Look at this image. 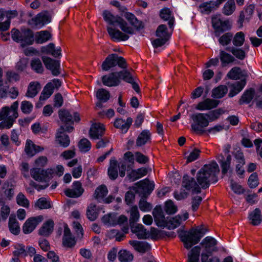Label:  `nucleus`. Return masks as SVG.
Returning <instances> with one entry per match:
<instances>
[{
	"mask_svg": "<svg viewBox=\"0 0 262 262\" xmlns=\"http://www.w3.org/2000/svg\"><path fill=\"white\" fill-rule=\"evenodd\" d=\"M96 97L101 102H106L110 97V93L104 89H100L96 92Z\"/></svg>",
	"mask_w": 262,
	"mask_h": 262,
	"instance_id": "obj_57",
	"label": "nucleus"
},
{
	"mask_svg": "<svg viewBox=\"0 0 262 262\" xmlns=\"http://www.w3.org/2000/svg\"><path fill=\"white\" fill-rule=\"evenodd\" d=\"M217 243L216 240L211 236H207L202 240L201 245L204 252L201 254L202 262H220L219 258L216 256L209 257L213 252L217 251Z\"/></svg>",
	"mask_w": 262,
	"mask_h": 262,
	"instance_id": "obj_4",
	"label": "nucleus"
},
{
	"mask_svg": "<svg viewBox=\"0 0 262 262\" xmlns=\"http://www.w3.org/2000/svg\"><path fill=\"white\" fill-rule=\"evenodd\" d=\"M105 130L104 125L100 123L92 124L89 131L90 136L92 139H98L101 137Z\"/></svg>",
	"mask_w": 262,
	"mask_h": 262,
	"instance_id": "obj_18",
	"label": "nucleus"
},
{
	"mask_svg": "<svg viewBox=\"0 0 262 262\" xmlns=\"http://www.w3.org/2000/svg\"><path fill=\"white\" fill-rule=\"evenodd\" d=\"M208 114L196 113L191 115L190 118L193 121L191 128L197 133L202 134L204 132L203 128L209 124Z\"/></svg>",
	"mask_w": 262,
	"mask_h": 262,
	"instance_id": "obj_6",
	"label": "nucleus"
},
{
	"mask_svg": "<svg viewBox=\"0 0 262 262\" xmlns=\"http://www.w3.org/2000/svg\"><path fill=\"white\" fill-rule=\"evenodd\" d=\"M218 161L220 164L222 172L224 174L231 171V156L229 155L225 158L223 155L218 157Z\"/></svg>",
	"mask_w": 262,
	"mask_h": 262,
	"instance_id": "obj_28",
	"label": "nucleus"
},
{
	"mask_svg": "<svg viewBox=\"0 0 262 262\" xmlns=\"http://www.w3.org/2000/svg\"><path fill=\"white\" fill-rule=\"evenodd\" d=\"M43 148L35 145L31 140H27L26 143L25 151L29 157H32L37 152L42 151Z\"/></svg>",
	"mask_w": 262,
	"mask_h": 262,
	"instance_id": "obj_30",
	"label": "nucleus"
},
{
	"mask_svg": "<svg viewBox=\"0 0 262 262\" xmlns=\"http://www.w3.org/2000/svg\"><path fill=\"white\" fill-rule=\"evenodd\" d=\"M127 218L124 215L117 216L115 213H110L104 215L102 218V222L107 227L121 225L126 223Z\"/></svg>",
	"mask_w": 262,
	"mask_h": 262,
	"instance_id": "obj_9",
	"label": "nucleus"
},
{
	"mask_svg": "<svg viewBox=\"0 0 262 262\" xmlns=\"http://www.w3.org/2000/svg\"><path fill=\"white\" fill-rule=\"evenodd\" d=\"M219 7V5L216 1H209L202 3L199 6V9L201 13L208 14Z\"/></svg>",
	"mask_w": 262,
	"mask_h": 262,
	"instance_id": "obj_31",
	"label": "nucleus"
},
{
	"mask_svg": "<svg viewBox=\"0 0 262 262\" xmlns=\"http://www.w3.org/2000/svg\"><path fill=\"white\" fill-rule=\"evenodd\" d=\"M118 162L115 158H111L108 168V174L110 179H116L118 175Z\"/></svg>",
	"mask_w": 262,
	"mask_h": 262,
	"instance_id": "obj_35",
	"label": "nucleus"
},
{
	"mask_svg": "<svg viewBox=\"0 0 262 262\" xmlns=\"http://www.w3.org/2000/svg\"><path fill=\"white\" fill-rule=\"evenodd\" d=\"M118 65L121 68H126L125 59L117 54L109 55L102 64V69L104 71H108L111 68Z\"/></svg>",
	"mask_w": 262,
	"mask_h": 262,
	"instance_id": "obj_8",
	"label": "nucleus"
},
{
	"mask_svg": "<svg viewBox=\"0 0 262 262\" xmlns=\"http://www.w3.org/2000/svg\"><path fill=\"white\" fill-rule=\"evenodd\" d=\"M53 92L54 90L51 84H47L40 96V101H45L48 99L53 94Z\"/></svg>",
	"mask_w": 262,
	"mask_h": 262,
	"instance_id": "obj_52",
	"label": "nucleus"
},
{
	"mask_svg": "<svg viewBox=\"0 0 262 262\" xmlns=\"http://www.w3.org/2000/svg\"><path fill=\"white\" fill-rule=\"evenodd\" d=\"M31 66L32 69L36 73H41L43 68L40 60L38 58H34L31 60Z\"/></svg>",
	"mask_w": 262,
	"mask_h": 262,
	"instance_id": "obj_59",
	"label": "nucleus"
},
{
	"mask_svg": "<svg viewBox=\"0 0 262 262\" xmlns=\"http://www.w3.org/2000/svg\"><path fill=\"white\" fill-rule=\"evenodd\" d=\"M9 228L11 232L17 235L20 232V227L18 222L17 221L15 215L11 214L9 217Z\"/></svg>",
	"mask_w": 262,
	"mask_h": 262,
	"instance_id": "obj_40",
	"label": "nucleus"
},
{
	"mask_svg": "<svg viewBox=\"0 0 262 262\" xmlns=\"http://www.w3.org/2000/svg\"><path fill=\"white\" fill-rule=\"evenodd\" d=\"M234 0H228L225 4L222 12L225 15H231L235 10Z\"/></svg>",
	"mask_w": 262,
	"mask_h": 262,
	"instance_id": "obj_46",
	"label": "nucleus"
},
{
	"mask_svg": "<svg viewBox=\"0 0 262 262\" xmlns=\"http://www.w3.org/2000/svg\"><path fill=\"white\" fill-rule=\"evenodd\" d=\"M200 248L196 246L191 249L188 254V262H199Z\"/></svg>",
	"mask_w": 262,
	"mask_h": 262,
	"instance_id": "obj_50",
	"label": "nucleus"
},
{
	"mask_svg": "<svg viewBox=\"0 0 262 262\" xmlns=\"http://www.w3.org/2000/svg\"><path fill=\"white\" fill-rule=\"evenodd\" d=\"M189 216L188 213L186 212L183 213V217L178 215L170 219L167 223V227L169 229H174L179 226L183 222L186 221Z\"/></svg>",
	"mask_w": 262,
	"mask_h": 262,
	"instance_id": "obj_25",
	"label": "nucleus"
},
{
	"mask_svg": "<svg viewBox=\"0 0 262 262\" xmlns=\"http://www.w3.org/2000/svg\"><path fill=\"white\" fill-rule=\"evenodd\" d=\"M205 233L206 230L202 226H197L185 232L180 235V237L184 247L188 249L198 243Z\"/></svg>",
	"mask_w": 262,
	"mask_h": 262,
	"instance_id": "obj_3",
	"label": "nucleus"
},
{
	"mask_svg": "<svg viewBox=\"0 0 262 262\" xmlns=\"http://www.w3.org/2000/svg\"><path fill=\"white\" fill-rule=\"evenodd\" d=\"M76 244L75 237L72 235L67 224L63 225V236L62 244L64 247L71 248Z\"/></svg>",
	"mask_w": 262,
	"mask_h": 262,
	"instance_id": "obj_16",
	"label": "nucleus"
},
{
	"mask_svg": "<svg viewBox=\"0 0 262 262\" xmlns=\"http://www.w3.org/2000/svg\"><path fill=\"white\" fill-rule=\"evenodd\" d=\"M228 91V89L226 85H219L212 90V97L217 99L222 98L227 93Z\"/></svg>",
	"mask_w": 262,
	"mask_h": 262,
	"instance_id": "obj_42",
	"label": "nucleus"
},
{
	"mask_svg": "<svg viewBox=\"0 0 262 262\" xmlns=\"http://www.w3.org/2000/svg\"><path fill=\"white\" fill-rule=\"evenodd\" d=\"M236 160L235 171L238 176H242L245 173L244 165L245 164V160L243 153L237 151L235 155Z\"/></svg>",
	"mask_w": 262,
	"mask_h": 262,
	"instance_id": "obj_24",
	"label": "nucleus"
},
{
	"mask_svg": "<svg viewBox=\"0 0 262 262\" xmlns=\"http://www.w3.org/2000/svg\"><path fill=\"white\" fill-rule=\"evenodd\" d=\"M232 42L234 47H241L244 45L245 35L244 32L240 31L233 35Z\"/></svg>",
	"mask_w": 262,
	"mask_h": 262,
	"instance_id": "obj_44",
	"label": "nucleus"
},
{
	"mask_svg": "<svg viewBox=\"0 0 262 262\" xmlns=\"http://www.w3.org/2000/svg\"><path fill=\"white\" fill-rule=\"evenodd\" d=\"M11 36L12 39L20 43L22 47L32 45L34 41L33 32L29 29H21L20 31L13 29Z\"/></svg>",
	"mask_w": 262,
	"mask_h": 262,
	"instance_id": "obj_5",
	"label": "nucleus"
},
{
	"mask_svg": "<svg viewBox=\"0 0 262 262\" xmlns=\"http://www.w3.org/2000/svg\"><path fill=\"white\" fill-rule=\"evenodd\" d=\"M212 24L216 36H219L220 32L228 30L231 28L229 21L222 20L221 18V15H216L212 17Z\"/></svg>",
	"mask_w": 262,
	"mask_h": 262,
	"instance_id": "obj_10",
	"label": "nucleus"
},
{
	"mask_svg": "<svg viewBox=\"0 0 262 262\" xmlns=\"http://www.w3.org/2000/svg\"><path fill=\"white\" fill-rule=\"evenodd\" d=\"M160 17L165 20H168V25L170 28L173 26L174 18L171 17V12L169 9L165 8L161 10Z\"/></svg>",
	"mask_w": 262,
	"mask_h": 262,
	"instance_id": "obj_47",
	"label": "nucleus"
},
{
	"mask_svg": "<svg viewBox=\"0 0 262 262\" xmlns=\"http://www.w3.org/2000/svg\"><path fill=\"white\" fill-rule=\"evenodd\" d=\"M78 147L81 152H87L90 150L91 148V143L90 141L86 139H81L78 143Z\"/></svg>",
	"mask_w": 262,
	"mask_h": 262,
	"instance_id": "obj_58",
	"label": "nucleus"
},
{
	"mask_svg": "<svg viewBox=\"0 0 262 262\" xmlns=\"http://www.w3.org/2000/svg\"><path fill=\"white\" fill-rule=\"evenodd\" d=\"M131 231L135 233L139 239H146L149 237V233L141 224H133L130 225Z\"/></svg>",
	"mask_w": 262,
	"mask_h": 262,
	"instance_id": "obj_19",
	"label": "nucleus"
},
{
	"mask_svg": "<svg viewBox=\"0 0 262 262\" xmlns=\"http://www.w3.org/2000/svg\"><path fill=\"white\" fill-rule=\"evenodd\" d=\"M54 222L52 220H49L46 221L39 229L38 232L40 235L43 236H49L53 231Z\"/></svg>",
	"mask_w": 262,
	"mask_h": 262,
	"instance_id": "obj_36",
	"label": "nucleus"
},
{
	"mask_svg": "<svg viewBox=\"0 0 262 262\" xmlns=\"http://www.w3.org/2000/svg\"><path fill=\"white\" fill-rule=\"evenodd\" d=\"M35 206L37 207L40 209L51 208L50 202L44 198L39 199L35 203Z\"/></svg>",
	"mask_w": 262,
	"mask_h": 262,
	"instance_id": "obj_63",
	"label": "nucleus"
},
{
	"mask_svg": "<svg viewBox=\"0 0 262 262\" xmlns=\"http://www.w3.org/2000/svg\"><path fill=\"white\" fill-rule=\"evenodd\" d=\"M51 36V34L48 31H41L36 33L35 41L37 43H43L50 40Z\"/></svg>",
	"mask_w": 262,
	"mask_h": 262,
	"instance_id": "obj_43",
	"label": "nucleus"
},
{
	"mask_svg": "<svg viewBox=\"0 0 262 262\" xmlns=\"http://www.w3.org/2000/svg\"><path fill=\"white\" fill-rule=\"evenodd\" d=\"M124 17L135 28L139 29L142 27V23L138 20L133 14L129 12L126 13Z\"/></svg>",
	"mask_w": 262,
	"mask_h": 262,
	"instance_id": "obj_49",
	"label": "nucleus"
},
{
	"mask_svg": "<svg viewBox=\"0 0 262 262\" xmlns=\"http://www.w3.org/2000/svg\"><path fill=\"white\" fill-rule=\"evenodd\" d=\"M51 17L47 12L40 13L32 19L33 24L36 27H41L45 24L49 23Z\"/></svg>",
	"mask_w": 262,
	"mask_h": 262,
	"instance_id": "obj_21",
	"label": "nucleus"
},
{
	"mask_svg": "<svg viewBox=\"0 0 262 262\" xmlns=\"http://www.w3.org/2000/svg\"><path fill=\"white\" fill-rule=\"evenodd\" d=\"M43 220V217L41 215L28 218L23 225V232L25 234L31 233Z\"/></svg>",
	"mask_w": 262,
	"mask_h": 262,
	"instance_id": "obj_12",
	"label": "nucleus"
},
{
	"mask_svg": "<svg viewBox=\"0 0 262 262\" xmlns=\"http://www.w3.org/2000/svg\"><path fill=\"white\" fill-rule=\"evenodd\" d=\"M42 61L47 69L51 70L52 74L58 75L59 74V63L58 61L55 60L48 57H43Z\"/></svg>",
	"mask_w": 262,
	"mask_h": 262,
	"instance_id": "obj_22",
	"label": "nucleus"
},
{
	"mask_svg": "<svg viewBox=\"0 0 262 262\" xmlns=\"http://www.w3.org/2000/svg\"><path fill=\"white\" fill-rule=\"evenodd\" d=\"M220 59L223 65L232 63L235 60V58L233 55H231L224 50H220Z\"/></svg>",
	"mask_w": 262,
	"mask_h": 262,
	"instance_id": "obj_45",
	"label": "nucleus"
},
{
	"mask_svg": "<svg viewBox=\"0 0 262 262\" xmlns=\"http://www.w3.org/2000/svg\"><path fill=\"white\" fill-rule=\"evenodd\" d=\"M246 82L245 80L236 81L230 85L231 90L228 94L229 97H233L238 94L245 87Z\"/></svg>",
	"mask_w": 262,
	"mask_h": 262,
	"instance_id": "obj_32",
	"label": "nucleus"
},
{
	"mask_svg": "<svg viewBox=\"0 0 262 262\" xmlns=\"http://www.w3.org/2000/svg\"><path fill=\"white\" fill-rule=\"evenodd\" d=\"M233 38V34L231 32H227L220 37L219 42L222 46H226L230 43Z\"/></svg>",
	"mask_w": 262,
	"mask_h": 262,
	"instance_id": "obj_56",
	"label": "nucleus"
},
{
	"mask_svg": "<svg viewBox=\"0 0 262 262\" xmlns=\"http://www.w3.org/2000/svg\"><path fill=\"white\" fill-rule=\"evenodd\" d=\"M103 16L104 20L109 24L114 25L117 24L122 31L128 33H133V28L128 26L127 23L120 17L113 15L107 10L104 11Z\"/></svg>",
	"mask_w": 262,
	"mask_h": 262,
	"instance_id": "obj_7",
	"label": "nucleus"
},
{
	"mask_svg": "<svg viewBox=\"0 0 262 262\" xmlns=\"http://www.w3.org/2000/svg\"><path fill=\"white\" fill-rule=\"evenodd\" d=\"M219 172V168L216 162L205 165L197 173L195 182L193 178L186 175L183 177L182 186L187 190H191L193 193H200L201 188L206 189L209 186L210 182L216 181L215 179Z\"/></svg>",
	"mask_w": 262,
	"mask_h": 262,
	"instance_id": "obj_1",
	"label": "nucleus"
},
{
	"mask_svg": "<svg viewBox=\"0 0 262 262\" xmlns=\"http://www.w3.org/2000/svg\"><path fill=\"white\" fill-rule=\"evenodd\" d=\"M86 214L88 219L91 221L95 220L98 215V211L96 205L93 204H90L88 207Z\"/></svg>",
	"mask_w": 262,
	"mask_h": 262,
	"instance_id": "obj_51",
	"label": "nucleus"
},
{
	"mask_svg": "<svg viewBox=\"0 0 262 262\" xmlns=\"http://www.w3.org/2000/svg\"><path fill=\"white\" fill-rule=\"evenodd\" d=\"M241 75V70L238 67L232 68L228 73L227 76L231 79L237 80L239 79Z\"/></svg>",
	"mask_w": 262,
	"mask_h": 262,
	"instance_id": "obj_60",
	"label": "nucleus"
},
{
	"mask_svg": "<svg viewBox=\"0 0 262 262\" xmlns=\"http://www.w3.org/2000/svg\"><path fill=\"white\" fill-rule=\"evenodd\" d=\"M118 259L120 262H130L133 259V255L126 250H120L118 253Z\"/></svg>",
	"mask_w": 262,
	"mask_h": 262,
	"instance_id": "obj_53",
	"label": "nucleus"
},
{
	"mask_svg": "<svg viewBox=\"0 0 262 262\" xmlns=\"http://www.w3.org/2000/svg\"><path fill=\"white\" fill-rule=\"evenodd\" d=\"M147 173V170L145 168H139L137 170H132L128 174V177L132 181L139 179Z\"/></svg>",
	"mask_w": 262,
	"mask_h": 262,
	"instance_id": "obj_41",
	"label": "nucleus"
},
{
	"mask_svg": "<svg viewBox=\"0 0 262 262\" xmlns=\"http://www.w3.org/2000/svg\"><path fill=\"white\" fill-rule=\"evenodd\" d=\"M250 223L254 226L259 225L261 222V211L258 208H256L249 215Z\"/></svg>",
	"mask_w": 262,
	"mask_h": 262,
	"instance_id": "obj_38",
	"label": "nucleus"
},
{
	"mask_svg": "<svg viewBox=\"0 0 262 262\" xmlns=\"http://www.w3.org/2000/svg\"><path fill=\"white\" fill-rule=\"evenodd\" d=\"M152 215L154 217L155 222L158 226L167 227L168 221L166 220L162 209L160 207H156L154 209Z\"/></svg>",
	"mask_w": 262,
	"mask_h": 262,
	"instance_id": "obj_17",
	"label": "nucleus"
},
{
	"mask_svg": "<svg viewBox=\"0 0 262 262\" xmlns=\"http://www.w3.org/2000/svg\"><path fill=\"white\" fill-rule=\"evenodd\" d=\"M129 225H132L137 222L140 218V213L138 207L136 206H132L129 210Z\"/></svg>",
	"mask_w": 262,
	"mask_h": 262,
	"instance_id": "obj_48",
	"label": "nucleus"
},
{
	"mask_svg": "<svg viewBox=\"0 0 262 262\" xmlns=\"http://www.w3.org/2000/svg\"><path fill=\"white\" fill-rule=\"evenodd\" d=\"M40 89L41 86L39 82H31L28 86L26 95L28 97L33 98L37 94Z\"/></svg>",
	"mask_w": 262,
	"mask_h": 262,
	"instance_id": "obj_37",
	"label": "nucleus"
},
{
	"mask_svg": "<svg viewBox=\"0 0 262 262\" xmlns=\"http://www.w3.org/2000/svg\"><path fill=\"white\" fill-rule=\"evenodd\" d=\"M18 102L15 101L9 107H3L0 110V121L4 120L0 123V129L10 128L15 119L18 117Z\"/></svg>",
	"mask_w": 262,
	"mask_h": 262,
	"instance_id": "obj_2",
	"label": "nucleus"
},
{
	"mask_svg": "<svg viewBox=\"0 0 262 262\" xmlns=\"http://www.w3.org/2000/svg\"><path fill=\"white\" fill-rule=\"evenodd\" d=\"M117 73L119 79H121L128 83L132 82L134 81L133 76L128 71L124 70Z\"/></svg>",
	"mask_w": 262,
	"mask_h": 262,
	"instance_id": "obj_62",
	"label": "nucleus"
},
{
	"mask_svg": "<svg viewBox=\"0 0 262 262\" xmlns=\"http://www.w3.org/2000/svg\"><path fill=\"white\" fill-rule=\"evenodd\" d=\"M16 202L19 206H23L25 208H28L29 206V201L25 196V195L19 192L16 196Z\"/></svg>",
	"mask_w": 262,
	"mask_h": 262,
	"instance_id": "obj_61",
	"label": "nucleus"
},
{
	"mask_svg": "<svg viewBox=\"0 0 262 262\" xmlns=\"http://www.w3.org/2000/svg\"><path fill=\"white\" fill-rule=\"evenodd\" d=\"M73 129L72 126H66L64 128L63 126H61L58 130L56 135V140L58 143L62 147H68L70 143V140L69 136L64 134V132H71Z\"/></svg>",
	"mask_w": 262,
	"mask_h": 262,
	"instance_id": "obj_13",
	"label": "nucleus"
},
{
	"mask_svg": "<svg viewBox=\"0 0 262 262\" xmlns=\"http://www.w3.org/2000/svg\"><path fill=\"white\" fill-rule=\"evenodd\" d=\"M132 123L133 119L130 117L127 118L126 120L116 119L114 125L116 128L121 129L122 133H126Z\"/></svg>",
	"mask_w": 262,
	"mask_h": 262,
	"instance_id": "obj_29",
	"label": "nucleus"
},
{
	"mask_svg": "<svg viewBox=\"0 0 262 262\" xmlns=\"http://www.w3.org/2000/svg\"><path fill=\"white\" fill-rule=\"evenodd\" d=\"M156 36L158 37L152 41L155 48H158L164 45L169 39L170 34L167 32V28L164 25H160L156 31Z\"/></svg>",
	"mask_w": 262,
	"mask_h": 262,
	"instance_id": "obj_11",
	"label": "nucleus"
},
{
	"mask_svg": "<svg viewBox=\"0 0 262 262\" xmlns=\"http://www.w3.org/2000/svg\"><path fill=\"white\" fill-rule=\"evenodd\" d=\"M46 172L44 170L37 168L31 170V176L34 180L38 181H42L45 179L44 174Z\"/></svg>",
	"mask_w": 262,
	"mask_h": 262,
	"instance_id": "obj_55",
	"label": "nucleus"
},
{
	"mask_svg": "<svg viewBox=\"0 0 262 262\" xmlns=\"http://www.w3.org/2000/svg\"><path fill=\"white\" fill-rule=\"evenodd\" d=\"M219 101L214 99L207 98L198 103L195 108L198 110H208L216 107Z\"/></svg>",
	"mask_w": 262,
	"mask_h": 262,
	"instance_id": "obj_27",
	"label": "nucleus"
},
{
	"mask_svg": "<svg viewBox=\"0 0 262 262\" xmlns=\"http://www.w3.org/2000/svg\"><path fill=\"white\" fill-rule=\"evenodd\" d=\"M33 105L31 102L28 101H23L21 103L20 108L24 114H30L33 109Z\"/></svg>",
	"mask_w": 262,
	"mask_h": 262,
	"instance_id": "obj_64",
	"label": "nucleus"
},
{
	"mask_svg": "<svg viewBox=\"0 0 262 262\" xmlns=\"http://www.w3.org/2000/svg\"><path fill=\"white\" fill-rule=\"evenodd\" d=\"M254 94L255 91L253 89L250 88L246 90L239 100V104L249 103L253 98Z\"/></svg>",
	"mask_w": 262,
	"mask_h": 262,
	"instance_id": "obj_39",
	"label": "nucleus"
},
{
	"mask_svg": "<svg viewBox=\"0 0 262 262\" xmlns=\"http://www.w3.org/2000/svg\"><path fill=\"white\" fill-rule=\"evenodd\" d=\"M227 50L230 51L233 56L239 60H243L246 56V52L249 50V46L245 44L244 48L232 47L227 48Z\"/></svg>",
	"mask_w": 262,
	"mask_h": 262,
	"instance_id": "obj_26",
	"label": "nucleus"
},
{
	"mask_svg": "<svg viewBox=\"0 0 262 262\" xmlns=\"http://www.w3.org/2000/svg\"><path fill=\"white\" fill-rule=\"evenodd\" d=\"M107 31L111 38L114 41L127 40L129 38V35H132L134 33L133 29V33H128L124 31H123V32H122L120 30L112 27H107Z\"/></svg>",
	"mask_w": 262,
	"mask_h": 262,
	"instance_id": "obj_14",
	"label": "nucleus"
},
{
	"mask_svg": "<svg viewBox=\"0 0 262 262\" xmlns=\"http://www.w3.org/2000/svg\"><path fill=\"white\" fill-rule=\"evenodd\" d=\"M59 117L61 121L66 123H73L74 121L80 120L79 115L77 113H74L73 116L66 110H61L59 112Z\"/></svg>",
	"mask_w": 262,
	"mask_h": 262,
	"instance_id": "obj_20",
	"label": "nucleus"
},
{
	"mask_svg": "<svg viewBox=\"0 0 262 262\" xmlns=\"http://www.w3.org/2000/svg\"><path fill=\"white\" fill-rule=\"evenodd\" d=\"M129 244L135 250L140 253H145L150 249V246L147 243L138 241H130Z\"/></svg>",
	"mask_w": 262,
	"mask_h": 262,
	"instance_id": "obj_33",
	"label": "nucleus"
},
{
	"mask_svg": "<svg viewBox=\"0 0 262 262\" xmlns=\"http://www.w3.org/2000/svg\"><path fill=\"white\" fill-rule=\"evenodd\" d=\"M84 192V189L82 184L79 181H75L72 186L71 188H68L64 190L65 195L69 198H77L80 196Z\"/></svg>",
	"mask_w": 262,
	"mask_h": 262,
	"instance_id": "obj_15",
	"label": "nucleus"
},
{
	"mask_svg": "<svg viewBox=\"0 0 262 262\" xmlns=\"http://www.w3.org/2000/svg\"><path fill=\"white\" fill-rule=\"evenodd\" d=\"M102 80L104 85L109 87L117 86L120 82L117 72H113L108 75L104 76Z\"/></svg>",
	"mask_w": 262,
	"mask_h": 262,
	"instance_id": "obj_23",
	"label": "nucleus"
},
{
	"mask_svg": "<svg viewBox=\"0 0 262 262\" xmlns=\"http://www.w3.org/2000/svg\"><path fill=\"white\" fill-rule=\"evenodd\" d=\"M108 192L107 187L104 185H101L98 187L95 190L94 197L97 200L102 199L106 195Z\"/></svg>",
	"mask_w": 262,
	"mask_h": 262,
	"instance_id": "obj_54",
	"label": "nucleus"
},
{
	"mask_svg": "<svg viewBox=\"0 0 262 262\" xmlns=\"http://www.w3.org/2000/svg\"><path fill=\"white\" fill-rule=\"evenodd\" d=\"M151 134L148 130H143L138 136L136 140V145L138 146H141L150 141Z\"/></svg>",
	"mask_w": 262,
	"mask_h": 262,
	"instance_id": "obj_34",
	"label": "nucleus"
}]
</instances>
